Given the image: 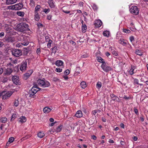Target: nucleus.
<instances>
[{"label":"nucleus","mask_w":148,"mask_h":148,"mask_svg":"<svg viewBox=\"0 0 148 148\" xmlns=\"http://www.w3.org/2000/svg\"><path fill=\"white\" fill-rule=\"evenodd\" d=\"M28 26L27 24L24 23L19 24L17 25L18 30L21 32H23L24 31L29 30Z\"/></svg>","instance_id":"f257e3e1"},{"label":"nucleus","mask_w":148,"mask_h":148,"mask_svg":"<svg viewBox=\"0 0 148 148\" xmlns=\"http://www.w3.org/2000/svg\"><path fill=\"white\" fill-rule=\"evenodd\" d=\"M101 67L103 70L106 73L112 70V69L110 66L107 65V64L105 61L103 62V63L101 65Z\"/></svg>","instance_id":"f03ea898"},{"label":"nucleus","mask_w":148,"mask_h":148,"mask_svg":"<svg viewBox=\"0 0 148 148\" xmlns=\"http://www.w3.org/2000/svg\"><path fill=\"white\" fill-rule=\"evenodd\" d=\"M37 82L39 84L43 86L44 87H48L50 85V84L48 82L45 81L43 79H38Z\"/></svg>","instance_id":"7ed1b4c3"},{"label":"nucleus","mask_w":148,"mask_h":148,"mask_svg":"<svg viewBox=\"0 0 148 148\" xmlns=\"http://www.w3.org/2000/svg\"><path fill=\"white\" fill-rule=\"evenodd\" d=\"M12 53L14 56L18 57L22 55L21 50L19 49H14L12 51Z\"/></svg>","instance_id":"20e7f679"},{"label":"nucleus","mask_w":148,"mask_h":148,"mask_svg":"<svg viewBox=\"0 0 148 148\" xmlns=\"http://www.w3.org/2000/svg\"><path fill=\"white\" fill-rule=\"evenodd\" d=\"M3 95V99H7L10 97L12 95L11 92H9L8 91H3L2 92Z\"/></svg>","instance_id":"39448f33"},{"label":"nucleus","mask_w":148,"mask_h":148,"mask_svg":"<svg viewBox=\"0 0 148 148\" xmlns=\"http://www.w3.org/2000/svg\"><path fill=\"white\" fill-rule=\"evenodd\" d=\"M130 12L134 15H137L139 13L138 9L136 6H132L131 7L130 9Z\"/></svg>","instance_id":"423d86ee"},{"label":"nucleus","mask_w":148,"mask_h":148,"mask_svg":"<svg viewBox=\"0 0 148 148\" xmlns=\"http://www.w3.org/2000/svg\"><path fill=\"white\" fill-rule=\"evenodd\" d=\"M27 62L26 61L22 62L20 66V69L22 72L25 71L26 70Z\"/></svg>","instance_id":"0eeeda50"},{"label":"nucleus","mask_w":148,"mask_h":148,"mask_svg":"<svg viewBox=\"0 0 148 148\" xmlns=\"http://www.w3.org/2000/svg\"><path fill=\"white\" fill-rule=\"evenodd\" d=\"M102 24V21L99 19L96 20L94 21V25L96 27L99 28Z\"/></svg>","instance_id":"6e6552de"},{"label":"nucleus","mask_w":148,"mask_h":148,"mask_svg":"<svg viewBox=\"0 0 148 148\" xmlns=\"http://www.w3.org/2000/svg\"><path fill=\"white\" fill-rule=\"evenodd\" d=\"M9 66L10 67L12 68V69L13 68V70L14 71L17 72L19 71V67L18 65L15 66L14 64H12L11 63H10L9 64Z\"/></svg>","instance_id":"1a4fd4ad"},{"label":"nucleus","mask_w":148,"mask_h":148,"mask_svg":"<svg viewBox=\"0 0 148 148\" xmlns=\"http://www.w3.org/2000/svg\"><path fill=\"white\" fill-rule=\"evenodd\" d=\"M110 97L112 99V100L116 102H120V100L119 98L114 94H111Z\"/></svg>","instance_id":"9d476101"},{"label":"nucleus","mask_w":148,"mask_h":148,"mask_svg":"<svg viewBox=\"0 0 148 148\" xmlns=\"http://www.w3.org/2000/svg\"><path fill=\"white\" fill-rule=\"evenodd\" d=\"M12 80L13 82L16 85L18 84L19 83L18 77L17 76H13L12 78Z\"/></svg>","instance_id":"9b49d317"},{"label":"nucleus","mask_w":148,"mask_h":148,"mask_svg":"<svg viewBox=\"0 0 148 148\" xmlns=\"http://www.w3.org/2000/svg\"><path fill=\"white\" fill-rule=\"evenodd\" d=\"M15 10H20L22 8L23 5L22 3H20L14 5Z\"/></svg>","instance_id":"f8f14e48"},{"label":"nucleus","mask_w":148,"mask_h":148,"mask_svg":"<svg viewBox=\"0 0 148 148\" xmlns=\"http://www.w3.org/2000/svg\"><path fill=\"white\" fill-rule=\"evenodd\" d=\"M5 40V41L7 42H12L14 41V38L10 36L6 37Z\"/></svg>","instance_id":"ddd939ff"},{"label":"nucleus","mask_w":148,"mask_h":148,"mask_svg":"<svg viewBox=\"0 0 148 148\" xmlns=\"http://www.w3.org/2000/svg\"><path fill=\"white\" fill-rule=\"evenodd\" d=\"M82 115V113L81 110L78 111L75 114V116L78 118L81 117Z\"/></svg>","instance_id":"4468645a"},{"label":"nucleus","mask_w":148,"mask_h":148,"mask_svg":"<svg viewBox=\"0 0 148 148\" xmlns=\"http://www.w3.org/2000/svg\"><path fill=\"white\" fill-rule=\"evenodd\" d=\"M32 91H34L36 92V93L40 89L39 88H38L37 86L36 85H34L32 88Z\"/></svg>","instance_id":"2eb2a0df"},{"label":"nucleus","mask_w":148,"mask_h":148,"mask_svg":"<svg viewBox=\"0 0 148 148\" xmlns=\"http://www.w3.org/2000/svg\"><path fill=\"white\" fill-rule=\"evenodd\" d=\"M63 62L61 60H57L55 62V64L58 66H62Z\"/></svg>","instance_id":"dca6fc26"},{"label":"nucleus","mask_w":148,"mask_h":148,"mask_svg":"<svg viewBox=\"0 0 148 148\" xmlns=\"http://www.w3.org/2000/svg\"><path fill=\"white\" fill-rule=\"evenodd\" d=\"M52 110L51 108H49L48 107H46L43 109L44 112L45 113H48L50 112Z\"/></svg>","instance_id":"f3484780"},{"label":"nucleus","mask_w":148,"mask_h":148,"mask_svg":"<svg viewBox=\"0 0 148 148\" xmlns=\"http://www.w3.org/2000/svg\"><path fill=\"white\" fill-rule=\"evenodd\" d=\"M48 3L50 7L51 8H54L55 7V6L54 5L53 0H49Z\"/></svg>","instance_id":"a211bd4d"},{"label":"nucleus","mask_w":148,"mask_h":148,"mask_svg":"<svg viewBox=\"0 0 148 148\" xmlns=\"http://www.w3.org/2000/svg\"><path fill=\"white\" fill-rule=\"evenodd\" d=\"M12 68H8L6 70L5 74L7 75H10L12 72Z\"/></svg>","instance_id":"6ab92c4d"},{"label":"nucleus","mask_w":148,"mask_h":148,"mask_svg":"<svg viewBox=\"0 0 148 148\" xmlns=\"http://www.w3.org/2000/svg\"><path fill=\"white\" fill-rule=\"evenodd\" d=\"M18 0H7L6 3L7 4H12L15 3Z\"/></svg>","instance_id":"aec40b11"},{"label":"nucleus","mask_w":148,"mask_h":148,"mask_svg":"<svg viewBox=\"0 0 148 148\" xmlns=\"http://www.w3.org/2000/svg\"><path fill=\"white\" fill-rule=\"evenodd\" d=\"M119 43L123 45H126L127 44L126 40L124 39H122L121 38L119 40Z\"/></svg>","instance_id":"412c9836"},{"label":"nucleus","mask_w":148,"mask_h":148,"mask_svg":"<svg viewBox=\"0 0 148 148\" xmlns=\"http://www.w3.org/2000/svg\"><path fill=\"white\" fill-rule=\"evenodd\" d=\"M35 13V20L37 21H38L40 19V15L38 13V12H36Z\"/></svg>","instance_id":"4be33fe9"},{"label":"nucleus","mask_w":148,"mask_h":148,"mask_svg":"<svg viewBox=\"0 0 148 148\" xmlns=\"http://www.w3.org/2000/svg\"><path fill=\"white\" fill-rule=\"evenodd\" d=\"M26 121L25 117V116H22L20 118L19 121L22 123H23L25 122Z\"/></svg>","instance_id":"5701e85b"},{"label":"nucleus","mask_w":148,"mask_h":148,"mask_svg":"<svg viewBox=\"0 0 148 148\" xmlns=\"http://www.w3.org/2000/svg\"><path fill=\"white\" fill-rule=\"evenodd\" d=\"M32 72V70H29L27 73L25 74V76L26 77H28L31 75Z\"/></svg>","instance_id":"b1692460"},{"label":"nucleus","mask_w":148,"mask_h":148,"mask_svg":"<svg viewBox=\"0 0 148 148\" xmlns=\"http://www.w3.org/2000/svg\"><path fill=\"white\" fill-rule=\"evenodd\" d=\"M45 135V134L42 132H40L38 134V136L40 138H43Z\"/></svg>","instance_id":"393cba45"},{"label":"nucleus","mask_w":148,"mask_h":148,"mask_svg":"<svg viewBox=\"0 0 148 148\" xmlns=\"http://www.w3.org/2000/svg\"><path fill=\"white\" fill-rule=\"evenodd\" d=\"M80 86L83 89H84L87 86L86 83L84 82H82L80 83Z\"/></svg>","instance_id":"a878e982"},{"label":"nucleus","mask_w":148,"mask_h":148,"mask_svg":"<svg viewBox=\"0 0 148 148\" xmlns=\"http://www.w3.org/2000/svg\"><path fill=\"white\" fill-rule=\"evenodd\" d=\"M62 128V125H60L59 126H58V127L57 128L56 131L57 132H60Z\"/></svg>","instance_id":"bb28decb"},{"label":"nucleus","mask_w":148,"mask_h":148,"mask_svg":"<svg viewBox=\"0 0 148 148\" xmlns=\"http://www.w3.org/2000/svg\"><path fill=\"white\" fill-rule=\"evenodd\" d=\"M110 32L109 31H106L103 32V35L104 36L106 37H108L109 36Z\"/></svg>","instance_id":"cd10ccee"},{"label":"nucleus","mask_w":148,"mask_h":148,"mask_svg":"<svg viewBox=\"0 0 148 148\" xmlns=\"http://www.w3.org/2000/svg\"><path fill=\"white\" fill-rule=\"evenodd\" d=\"M36 93L34 91H32V89L29 91V97H32Z\"/></svg>","instance_id":"c85d7f7f"},{"label":"nucleus","mask_w":148,"mask_h":148,"mask_svg":"<svg viewBox=\"0 0 148 148\" xmlns=\"http://www.w3.org/2000/svg\"><path fill=\"white\" fill-rule=\"evenodd\" d=\"M7 120V119L5 117H2L0 119L1 121L3 123H5L6 122Z\"/></svg>","instance_id":"c756f323"},{"label":"nucleus","mask_w":148,"mask_h":148,"mask_svg":"<svg viewBox=\"0 0 148 148\" xmlns=\"http://www.w3.org/2000/svg\"><path fill=\"white\" fill-rule=\"evenodd\" d=\"M23 51V54L24 55H27L29 52V50L27 48H24Z\"/></svg>","instance_id":"7c9ffc66"},{"label":"nucleus","mask_w":148,"mask_h":148,"mask_svg":"<svg viewBox=\"0 0 148 148\" xmlns=\"http://www.w3.org/2000/svg\"><path fill=\"white\" fill-rule=\"evenodd\" d=\"M40 5H37L35 8L34 12H37L39 10L40 8Z\"/></svg>","instance_id":"2f4dec72"},{"label":"nucleus","mask_w":148,"mask_h":148,"mask_svg":"<svg viewBox=\"0 0 148 148\" xmlns=\"http://www.w3.org/2000/svg\"><path fill=\"white\" fill-rule=\"evenodd\" d=\"M87 29V27L86 25H83L82 26V32L84 33L85 32V30Z\"/></svg>","instance_id":"473e14b6"},{"label":"nucleus","mask_w":148,"mask_h":148,"mask_svg":"<svg viewBox=\"0 0 148 148\" xmlns=\"http://www.w3.org/2000/svg\"><path fill=\"white\" fill-rule=\"evenodd\" d=\"M136 53L137 55H138L140 56H141L143 55V54L142 53L141 51L139 50L138 49H136Z\"/></svg>","instance_id":"72a5a7b5"},{"label":"nucleus","mask_w":148,"mask_h":148,"mask_svg":"<svg viewBox=\"0 0 148 148\" xmlns=\"http://www.w3.org/2000/svg\"><path fill=\"white\" fill-rule=\"evenodd\" d=\"M17 14L19 16H23L24 15V12L21 11L17 12Z\"/></svg>","instance_id":"f704fd0d"},{"label":"nucleus","mask_w":148,"mask_h":148,"mask_svg":"<svg viewBox=\"0 0 148 148\" xmlns=\"http://www.w3.org/2000/svg\"><path fill=\"white\" fill-rule=\"evenodd\" d=\"M52 52L55 53L57 51V47L56 46L54 47L52 49Z\"/></svg>","instance_id":"c9c22d12"},{"label":"nucleus","mask_w":148,"mask_h":148,"mask_svg":"<svg viewBox=\"0 0 148 148\" xmlns=\"http://www.w3.org/2000/svg\"><path fill=\"white\" fill-rule=\"evenodd\" d=\"M5 30L7 32V33H9L10 31V28L9 27V26L7 25L5 26L4 28Z\"/></svg>","instance_id":"e433bc0d"},{"label":"nucleus","mask_w":148,"mask_h":148,"mask_svg":"<svg viewBox=\"0 0 148 148\" xmlns=\"http://www.w3.org/2000/svg\"><path fill=\"white\" fill-rule=\"evenodd\" d=\"M19 104V101L17 100H15L14 102V105L15 106L17 107L18 106Z\"/></svg>","instance_id":"4c0bfd02"},{"label":"nucleus","mask_w":148,"mask_h":148,"mask_svg":"<svg viewBox=\"0 0 148 148\" xmlns=\"http://www.w3.org/2000/svg\"><path fill=\"white\" fill-rule=\"evenodd\" d=\"M97 60L98 62H101L102 64L103 63V62L105 61L103 59L100 57H98Z\"/></svg>","instance_id":"58836bf2"},{"label":"nucleus","mask_w":148,"mask_h":148,"mask_svg":"<svg viewBox=\"0 0 148 148\" xmlns=\"http://www.w3.org/2000/svg\"><path fill=\"white\" fill-rule=\"evenodd\" d=\"M92 7L93 9L95 10H97L98 9V7L95 4H93L92 5Z\"/></svg>","instance_id":"ea45409f"},{"label":"nucleus","mask_w":148,"mask_h":148,"mask_svg":"<svg viewBox=\"0 0 148 148\" xmlns=\"http://www.w3.org/2000/svg\"><path fill=\"white\" fill-rule=\"evenodd\" d=\"M97 88H100L101 87V83L100 82H98L96 85Z\"/></svg>","instance_id":"a19ab883"},{"label":"nucleus","mask_w":148,"mask_h":148,"mask_svg":"<svg viewBox=\"0 0 148 148\" xmlns=\"http://www.w3.org/2000/svg\"><path fill=\"white\" fill-rule=\"evenodd\" d=\"M65 8L64 7H63L62 8V11L68 14L70 12L69 11H66L65 10Z\"/></svg>","instance_id":"79ce46f5"},{"label":"nucleus","mask_w":148,"mask_h":148,"mask_svg":"<svg viewBox=\"0 0 148 148\" xmlns=\"http://www.w3.org/2000/svg\"><path fill=\"white\" fill-rule=\"evenodd\" d=\"M16 117V114H13L12 116L11 121L14 120Z\"/></svg>","instance_id":"37998d69"},{"label":"nucleus","mask_w":148,"mask_h":148,"mask_svg":"<svg viewBox=\"0 0 148 148\" xmlns=\"http://www.w3.org/2000/svg\"><path fill=\"white\" fill-rule=\"evenodd\" d=\"M14 139L13 137H11L8 140V142H9L10 144L12 143L13 141L14 140Z\"/></svg>","instance_id":"c03bdc74"},{"label":"nucleus","mask_w":148,"mask_h":148,"mask_svg":"<svg viewBox=\"0 0 148 148\" xmlns=\"http://www.w3.org/2000/svg\"><path fill=\"white\" fill-rule=\"evenodd\" d=\"M50 11V9L49 8L48 9H45L43 10V12H45L46 14H47L49 13Z\"/></svg>","instance_id":"a18cd8bd"},{"label":"nucleus","mask_w":148,"mask_h":148,"mask_svg":"<svg viewBox=\"0 0 148 148\" xmlns=\"http://www.w3.org/2000/svg\"><path fill=\"white\" fill-rule=\"evenodd\" d=\"M69 69L66 70L64 72V74L66 75H69Z\"/></svg>","instance_id":"49530a36"},{"label":"nucleus","mask_w":148,"mask_h":148,"mask_svg":"<svg viewBox=\"0 0 148 148\" xmlns=\"http://www.w3.org/2000/svg\"><path fill=\"white\" fill-rule=\"evenodd\" d=\"M8 8L9 9L15 10V7L14 5L9 6L8 7Z\"/></svg>","instance_id":"de8ad7c7"},{"label":"nucleus","mask_w":148,"mask_h":148,"mask_svg":"<svg viewBox=\"0 0 148 148\" xmlns=\"http://www.w3.org/2000/svg\"><path fill=\"white\" fill-rule=\"evenodd\" d=\"M52 41L51 40H49V42L47 44V46L48 47L50 48L51 46V44L52 43Z\"/></svg>","instance_id":"09e8293b"},{"label":"nucleus","mask_w":148,"mask_h":148,"mask_svg":"<svg viewBox=\"0 0 148 148\" xmlns=\"http://www.w3.org/2000/svg\"><path fill=\"white\" fill-rule=\"evenodd\" d=\"M62 69L58 68H57L55 70V71H56V72H58L60 73V72H62Z\"/></svg>","instance_id":"8fccbe9b"},{"label":"nucleus","mask_w":148,"mask_h":148,"mask_svg":"<svg viewBox=\"0 0 148 148\" xmlns=\"http://www.w3.org/2000/svg\"><path fill=\"white\" fill-rule=\"evenodd\" d=\"M123 31L126 33H130L131 32V31L127 29H123Z\"/></svg>","instance_id":"3c124183"},{"label":"nucleus","mask_w":148,"mask_h":148,"mask_svg":"<svg viewBox=\"0 0 148 148\" xmlns=\"http://www.w3.org/2000/svg\"><path fill=\"white\" fill-rule=\"evenodd\" d=\"M134 69L132 67L131 69H130V75H132L134 73L133 72V71L134 70Z\"/></svg>","instance_id":"603ef678"},{"label":"nucleus","mask_w":148,"mask_h":148,"mask_svg":"<svg viewBox=\"0 0 148 148\" xmlns=\"http://www.w3.org/2000/svg\"><path fill=\"white\" fill-rule=\"evenodd\" d=\"M134 83H135L136 84H139L138 83V79H136V78H135V79H134Z\"/></svg>","instance_id":"864d4df0"},{"label":"nucleus","mask_w":148,"mask_h":148,"mask_svg":"<svg viewBox=\"0 0 148 148\" xmlns=\"http://www.w3.org/2000/svg\"><path fill=\"white\" fill-rule=\"evenodd\" d=\"M130 40L131 42L134 40V37L133 36H131L130 38Z\"/></svg>","instance_id":"5fc2aeb1"},{"label":"nucleus","mask_w":148,"mask_h":148,"mask_svg":"<svg viewBox=\"0 0 148 148\" xmlns=\"http://www.w3.org/2000/svg\"><path fill=\"white\" fill-rule=\"evenodd\" d=\"M21 44L24 46H26L29 43L28 42H23L21 43Z\"/></svg>","instance_id":"6e6d98bb"},{"label":"nucleus","mask_w":148,"mask_h":148,"mask_svg":"<svg viewBox=\"0 0 148 148\" xmlns=\"http://www.w3.org/2000/svg\"><path fill=\"white\" fill-rule=\"evenodd\" d=\"M37 25L38 27H43V25L41 23H38L37 24Z\"/></svg>","instance_id":"4d7b16f0"},{"label":"nucleus","mask_w":148,"mask_h":148,"mask_svg":"<svg viewBox=\"0 0 148 148\" xmlns=\"http://www.w3.org/2000/svg\"><path fill=\"white\" fill-rule=\"evenodd\" d=\"M52 15H48L47 16V19L48 20H50L51 19Z\"/></svg>","instance_id":"13d9d810"},{"label":"nucleus","mask_w":148,"mask_h":148,"mask_svg":"<svg viewBox=\"0 0 148 148\" xmlns=\"http://www.w3.org/2000/svg\"><path fill=\"white\" fill-rule=\"evenodd\" d=\"M36 53L38 54H39L40 53V48L37 49L36 51Z\"/></svg>","instance_id":"bf43d9fd"},{"label":"nucleus","mask_w":148,"mask_h":148,"mask_svg":"<svg viewBox=\"0 0 148 148\" xmlns=\"http://www.w3.org/2000/svg\"><path fill=\"white\" fill-rule=\"evenodd\" d=\"M70 42L71 43H72L73 45H75L76 44V43L75 42H74V41H73V40L70 41Z\"/></svg>","instance_id":"052dcab7"},{"label":"nucleus","mask_w":148,"mask_h":148,"mask_svg":"<svg viewBox=\"0 0 148 148\" xmlns=\"http://www.w3.org/2000/svg\"><path fill=\"white\" fill-rule=\"evenodd\" d=\"M96 110H95L92 111V114L94 115H95L97 112V111H96Z\"/></svg>","instance_id":"680f3d73"},{"label":"nucleus","mask_w":148,"mask_h":148,"mask_svg":"<svg viewBox=\"0 0 148 148\" xmlns=\"http://www.w3.org/2000/svg\"><path fill=\"white\" fill-rule=\"evenodd\" d=\"M134 112H135V113L136 114H138V110L136 108H134Z\"/></svg>","instance_id":"e2e57ef3"},{"label":"nucleus","mask_w":148,"mask_h":148,"mask_svg":"<svg viewBox=\"0 0 148 148\" xmlns=\"http://www.w3.org/2000/svg\"><path fill=\"white\" fill-rule=\"evenodd\" d=\"M45 39L46 40V41H47L48 40L49 41V40H50L49 39V37L48 36H46L45 37Z\"/></svg>","instance_id":"0e129e2a"},{"label":"nucleus","mask_w":148,"mask_h":148,"mask_svg":"<svg viewBox=\"0 0 148 148\" xmlns=\"http://www.w3.org/2000/svg\"><path fill=\"white\" fill-rule=\"evenodd\" d=\"M53 81L54 82H56L59 80V79L56 77H54L53 78Z\"/></svg>","instance_id":"69168bd1"},{"label":"nucleus","mask_w":148,"mask_h":148,"mask_svg":"<svg viewBox=\"0 0 148 148\" xmlns=\"http://www.w3.org/2000/svg\"><path fill=\"white\" fill-rule=\"evenodd\" d=\"M3 70L2 68H0V75L3 72Z\"/></svg>","instance_id":"338daca9"},{"label":"nucleus","mask_w":148,"mask_h":148,"mask_svg":"<svg viewBox=\"0 0 148 148\" xmlns=\"http://www.w3.org/2000/svg\"><path fill=\"white\" fill-rule=\"evenodd\" d=\"M120 125L122 128H124V125L123 123H121L120 124Z\"/></svg>","instance_id":"774afa93"}]
</instances>
